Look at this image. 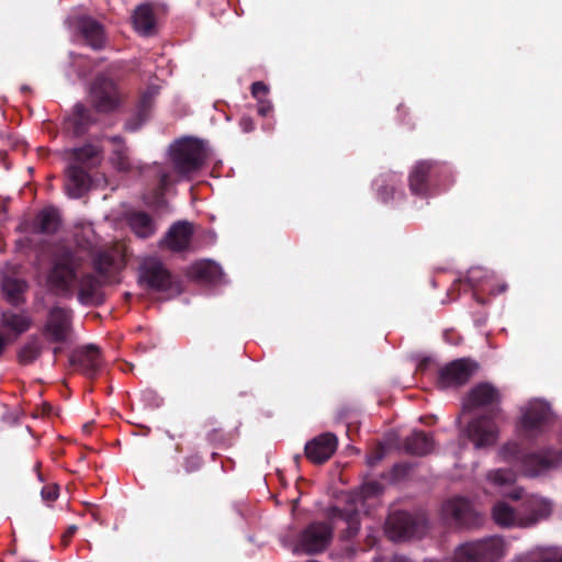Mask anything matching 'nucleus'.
Returning a JSON list of instances; mask_svg holds the SVG:
<instances>
[{
	"label": "nucleus",
	"instance_id": "nucleus-55",
	"mask_svg": "<svg viewBox=\"0 0 562 562\" xmlns=\"http://www.w3.org/2000/svg\"><path fill=\"white\" fill-rule=\"evenodd\" d=\"M53 351H54V355L56 356L60 351V348L59 347H55Z\"/></svg>",
	"mask_w": 562,
	"mask_h": 562
},
{
	"label": "nucleus",
	"instance_id": "nucleus-45",
	"mask_svg": "<svg viewBox=\"0 0 562 562\" xmlns=\"http://www.w3.org/2000/svg\"><path fill=\"white\" fill-rule=\"evenodd\" d=\"M207 439L211 443L217 445L224 442L225 435L222 428H213L207 432Z\"/></svg>",
	"mask_w": 562,
	"mask_h": 562
},
{
	"label": "nucleus",
	"instance_id": "nucleus-25",
	"mask_svg": "<svg viewBox=\"0 0 562 562\" xmlns=\"http://www.w3.org/2000/svg\"><path fill=\"white\" fill-rule=\"evenodd\" d=\"M1 289L4 299L12 306L16 307L25 303L24 294L29 289L26 281L15 277L5 276L1 280Z\"/></svg>",
	"mask_w": 562,
	"mask_h": 562
},
{
	"label": "nucleus",
	"instance_id": "nucleus-7",
	"mask_svg": "<svg viewBox=\"0 0 562 562\" xmlns=\"http://www.w3.org/2000/svg\"><path fill=\"white\" fill-rule=\"evenodd\" d=\"M139 283L157 292L169 295H179L182 292V282L175 277L159 260L150 259L139 268Z\"/></svg>",
	"mask_w": 562,
	"mask_h": 562
},
{
	"label": "nucleus",
	"instance_id": "nucleus-4",
	"mask_svg": "<svg viewBox=\"0 0 562 562\" xmlns=\"http://www.w3.org/2000/svg\"><path fill=\"white\" fill-rule=\"evenodd\" d=\"M501 454L507 461L519 462L522 472L528 476H537L553 469L562 459L561 452L553 449L524 453L517 442L504 445Z\"/></svg>",
	"mask_w": 562,
	"mask_h": 562
},
{
	"label": "nucleus",
	"instance_id": "nucleus-57",
	"mask_svg": "<svg viewBox=\"0 0 562 562\" xmlns=\"http://www.w3.org/2000/svg\"><path fill=\"white\" fill-rule=\"evenodd\" d=\"M26 90H29V88L26 86H23L22 91H26Z\"/></svg>",
	"mask_w": 562,
	"mask_h": 562
},
{
	"label": "nucleus",
	"instance_id": "nucleus-56",
	"mask_svg": "<svg viewBox=\"0 0 562 562\" xmlns=\"http://www.w3.org/2000/svg\"><path fill=\"white\" fill-rule=\"evenodd\" d=\"M40 467H41V463H40V462H37V463L35 464V470H36V471H38Z\"/></svg>",
	"mask_w": 562,
	"mask_h": 562
},
{
	"label": "nucleus",
	"instance_id": "nucleus-9",
	"mask_svg": "<svg viewBox=\"0 0 562 562\" xmlns=\"http://www.w3.org/2000/svg\"><path fill=\"white\" fill-rule=\"evenodd\" d=\"M479 369L470 358L456 359L437 371L436 385L441 389H458L467 384Z\"/></svg>",
	"mask_w": 562,
	"mask_h": 562
},
{
	"label": "nucleus",
	"instance_id": "nucleus-38",
	"mask_svg": "<svg viewBox=\"0 0 562 562\" xmlns=\"http://www.w3.org/2000/svg\"><path fill=\"white\" fill-rule=\"evenodd\" d=\"M170 186V175L166 171L159 173L158 186L155 189L154 198L156 201H159L164 198L166 191Z\"/></svg>",
	"mask_w": 562,
	"mask_h": 562
},
{
	"label": "nucleus",
	"instance_id": "nucleus-40",
	"mask_svg": "<svg viewBox=\"0 0 562 562\" xmlns=\"http://www.w3.org/2000/svg\"><path fill=\"white\" fill-rule=\"evenodd\" d=\"M386 450L382 443H378L373 451L368 456L367 463L369 467H375L385 457Z\"/></svg>",
	"mask_w": 562,
	"mask_h": 562
},
{
	"label": "nucleus",
	"instance_id": "nucleus-39",
	"mask_svg": "<svg viewBox=\"0 0 562 562\" xmlns=\"http://www.w3.org/2000/svg\"><path fill=\"white\" fill-rule=\"evenodd\" d=\"M532 562H562V552L557 549H546Z\"/></svg>",
	"mask_w": 562,
	"mask_h": 562
},
{
	"label": "nucleus",
	"instance_id": "nucleus-15",
	"mask_svg": "<svg viewBox=\"0 0 562 562\" xmlns=\"http://www.w3.org/2000/svg\"><path fill=\"white\" fill-rule=\"evenodd\" d=\"M91 101L101 113H110L117 109L121 98L116 83L104 75L97 76L91 86Z\"/></svg>",
	"mask_w": 562,
	"mask_h": 562
},
{
	"label": "nucleus",
	"instance_id": "nucleus-48",
	"mask_svg": "<svg viewBox=\"0 0 562 562\" xmlns=\"http://www.w3.org/2000/svg\"><path fill=\"white\" fill-rule=\"evenodd\" d=\"M77 526L76 525H71L67 528V530L63 533L61 536V543L64 546H68L71 538L74 537V535L76 533L77 531Z\"/></svg>",
	"mask_w": 562,
	"mask_h": 562
},
{
	"label": "nucleus",
	"instance_id": "nucleus-22",
	"mask_svg": "<svg viewBox=\"0 0 562 562\" xmlns=\"http://www.w3.org/2000/svg\"><path fill=\"white\" fill-rule=\"evenodd\" d=\"M78 29L87 45H89L92 49L99 50L104 47V29L103 25L97 20L90 16L81 18L78 22Z\"/></svg>",
	"mask_w": 562,
	"mask_h": 562
},
{
	"label": "nucleus",
	"instance_id": "nucleus-17",
	"mask_svg": "<svg viewBox=\"0 0 562 562\" xmlns=\"http://www.w3.org/2000/svg\"><path fill=\"white\" fill-rule=\"evenodd\" d=\"M159 94L158 86H148L140 94L134 113L126 120L124 130L131 133L137 132L150 117L155 100Z\"/></svg>",
	"mask_w": 562,
	"mask_h": 562
},
{
	"label": "nucleus",
	"instance_id": "nucleus-37",
	"mask_svg": "<svg viewBox=\"0 0 562 562\" xmlns=\"http://www.w3.org/2000/svg\"><path fill=\"white\" fill-rule=\"evenodd\" d=\"M413 464L409 462L395 463L391 470V480L393 482L405 479L412 471Z\"/></svg>",
	"mask_w": 562,
	"mask_h": 562
},
{
	"label": "nucleus",
	"instance_id": "nucleus-44",
	"mask_svg": "<svg viewBox=\"0 0 562 562\" xmlns=\"http://www.w3.org/2000/svg\"><path fill=\"white\" fill-rule=\"evenodd\" d=\"M42 498L46 502H53L58 497V487L56 485H46L41 491Z\"/></svg>",
	"mask_w": 562,
	"mask_h": 562
},
{
	"label": "nucleus",
	"instance_id": "nucleus-31",
	"mask_svg": "<svg viewBox=\"0 0 562 562\" xmlns=\"http://www.w3.org/2000/svg\"><path fill=\"white\" fill-rule=\"evenodd\" d=\"M43 351V345L38 337L33 335L18 351V361L22 366L32 364L37 360Z\"/></svg>",
	"mask_w": 562,
	"mask_h": 562
},
{
	"label": "nucleus",
	"instance_id": "nucleus-12",
	"mask_svg": "<svg viewBox=\"0 0 562 562\" xmlns=\"http://www.w3.org/2000/svg\"><path fill=\"white\" fill-rule=\"evenodd\" d=\"M74 312L66 306L55 305L49 308L42 334L54 344L67 341L72 329Z\"/></svg>",
	"mask_w": 562,
	"mask_h": 562
},
{
	"label": "nucleus",
	"instance_id": "nucleus-46",
	"mask_svg": "<svg viewBox=\"0 0 562 562\" xmlns=\"http://www.w3.org/2000/svg\"><path fill=\"white\" fill-rule=\"evenodd\" d=\"M239 126L245 133H250L255 130V122L250 116H241L239 120Z\"/></svg>",
	"mask_w": 562,
	"mask_h": 562
},
{
	"label": "nucleus",
	"instance_id": "nucleus-29",
	"mask_svg": "<svg viewBox=\"0 0 562 562\" xmlns=\"http://www.w3.org/2000/svg\"><path fill=\"white\" fill-rule=\"evenodd\" d=\"M131 229L140 238H148L155 234V224L146 212H133L127 217Z\"/></svg>",
	"mask_w": 562,
	"mask_h": 562
},
{
	"label": "nucleus",
	"instance_id": "nucleus-14",
	"mask_svg": "<svg viewBox=\"0 0 562 562\" xmlns=\"http://www.w3.org/2000/svg\"><path fill=\"white\" fill-rule=\"evenodd\" d=\"M331 538V527L327 522L315 521L301 531L297 547L307 554H317L328 548Z\"/></svg>",
	"mask_w": 562,
	"mask_h": 562
},
{
	"label": "nucleus",
	"instance_id": "nucleus-27",
	"mask_svg": "<svg viewBox=\"0 0 562 562\" xmlns=\"http://www.w3.org/2000/svg\"><path fill=\"white\" fill-rule=\"evenodd\" d=\"M0 324L3 328L13 331L15 336H20L32 327L33 321L25 313L8 310L1 313Z\"/></svg>",
	"mask_w": 562,
	"mask_h": 562
},
{
	"label": "nucleus",
	"instance_id": "nucleus-43",
	"mask_svg": "<svg viewBox=\"0 0 562 562\" xmlns=\"http://www.w3.org/2000/svg\"><path fill=\"white\" fill-rule=\"evenodd\" d=\"M269 91L268 86L262 81H256L251 85V94L257 101L259 99H265Z\"/></svg>",
	"mask_w": 562,
	"mask_h": 562
},
{
	"label": "nucleus",
	"instance_id": "nucleus-18",
	"mask_svg": "<svg viewBox=\"0 0 562 562\" xmlns=\"http://www.w3.org/2000/svg\"><path fill=\"white\" fill-rule=\"evenodd\" d=\"M338 439L331 432H324L305 443L304 454L315 464L327 462L337 450Z\"/></svg>",
	"mask_w": 562,
	"mask_h": 562
},
{
	"label": "nucleus",
	"instance_id": "nucleus-6",
	"mask_svg": "<svg viewBox=\"0 0 562 562\" xmlns=\"http://www.w3.org/2000/svg\"><path fill=\"white\" fill-rule=\"evenodd\" d=\"M504 553V540L498 536H491L458 546L453 562H497Z\"/></svg>",
	"mask_w": 562,
	"mask_h": 562
},
{
	"label": "nucleus",
	"instance_id": "nucleus-13",
	"mask_svg": "<svg viewBox=\"0 0 562 562\" xmlns=\"http://www.w3.org/2000/svg\"><path fill=\"white\" fill-rule=\"evenodd\" d=\"M499 411L498 406L492 407L487 414L480 415L469 423L467 436L475 448L490 447L496 442L498 430L494 418Z\"/></svg>",
	"mask_w": 562,
	"mask_h": 562
},
{
	"label": "nucleus",
	"instance_id": "nucleus-52",
	"mask_svg": "<svg viewBox=\"0 0 562 562\" xmlns=\"http://www.w3.org/2000/svg\"><path fill=\"white\" fill-rule=\"evenodd\" d=\"M392 562H409L407 558L403 555H394Z\"/></svg>",
	"mask_w": 562,
	"mask_h": 562
},
{
	"label": "nucleus",
	"instance_id": "nucleus-28",
	"mask_svg": "<svg viewBox=\"0 0 562 562\" xmlns=\"http://www.w3.org/2000/svg\"><path fill=\"white\" fill-rule=\"evenodd\" d=\"M108 140L114 146L111 155V164L119 171H130L132 169V162L128 157V148L124 143V138L120 135L108 137Z\"/></svg>",
	"mask_w": 562,
	"mask_h": 562
},
{
	"label": "nucleus",
	"instance_id": "nucleus-3",
	"mask_svg": "<svg viewBox=\"0 0 562 562\" xmlns=\"http://www.w3.org/2000/svg\"><path fill=\"white\" fill-rule=\"evenodd\" d=\"M169 155L173 171L186 179L200 171L207 158L203 142L192 137L175 142L169 148Z\"/></svg>",
	"mask_w": 562,
	"mask_h": 562
},
{
	"label": "nucleus",
	"instance_id": "nucleus-32",
	"mask_svg": "<svg viewBox=\"0 0 562 562\" xmlns=\"http://www.w3.org/2000/svg\"><path fill=\"white\" fill-rule=\"evenodd\" d=\"M378 198L383 203L389 202L393 199L397 186L400 184V180L395 175H384L380 176L375 181Z\"/></svg>",
	"mask_w": 562,
	"mask_h": 562
},
{
	"label": "nucleus",
	"instance_id": "nucleus-20",
	"mask_svg": "<svg viewBox=\"0 0 562 562\" xmlns=\"http://www.w3.org/2000/svg\"><path fill=\"white\" fill-rule=\"evenodd\" d=\"M442 516L446 520L458 526H469L474 522L472 505L464 497L448 499L442 505Z\"/></svg>",
	"mask_w": 562,
	"mask_h": 562
},
{
	"label": "nucleus",
	"instance_id": "nucleus-1",
	"mask_svg": "<svg viewBox=\"0 0 562 562\" xmlns=\"http://www.w3.org/2000/svg\"><path fill=\"white\" fill-rule=\"evenodd\" d=\"M64 158L68 162L65 170V192L71 199H80L92 188L90 172L101 165L102 148L94 144H85L66 149Z\"/></svg>",
	"mask_w": 562,
	"mask_h": 562
},
{
	"label": "nucleus",
	"instance_id": "nucleus-53",
	"mask_svg": "<svg viewBox=\"0 0 562 562\" xmlns=\"http://www.w3.org/2000/svg\"><path fill=\"white\" fill-rule=\"evenodd\" d=\"M392 562H409L407 558L403 555H394Z\"/></svg>",
	"mask_w": 562,
	"mask_h": 562
},
{
	"label": "nucleus",
	"instance_id": "nucleus-54",
	"mask_svg": "<svg viewBox=\"0 0 562 562\" xmlns=\"http://www.w3.org/2000/svg\"><path fill=\"white\" fill-rule=\"evenodd\" d=\"M350 529L356 532L358 530V526H356V524L351 522L350 524Z\"/></svg>",
	"mask_w": 562,
	"mask_h": 562
},
{
	"label": "nucleus",
	"instance_id": "nucleus-26",
	"mask_svg": "<svg viewBox=\"0 0 562 562\" xmlns=\"http://www.w3.org/2000/svg\"><path fill=\"white\" fill-rule=\"evenodd\" d=\"M60 223L58 211L54 207H46L37 213L33 225L35 232L53 235L59 229Z\"/></svg>",
	"mask_w": 562,
	"mask_h": 562
},
{
	"label": "nucleus",
	"instance_id": "nucleus-47",
	"mask_svg": "<svg viewBox=\"0 0 562 562\" xmlns=\"http://www.w3.org/2000/svg\"><path fill=\"white\" fill-rule=\"evenodd\" d=\"M272 110V104L270 101L266 99H259L258 100V114L261 116L268 115Z\"/></svg>",
	"mask_w": 562,
	"mask_h": 562
},
{
	"label": "nucleus",
	"instance_id": "nucleus-2",
	"mask_svg": "<svg viewBox=\"0 0 562 562\" xmlns=\"http://www.w3.org/2000/svg\"><path fill=\"white\" fill-rule=\"evenodd\" d=\"M92 266L98 276L85 273L78 280V299L82 303L92 300L103 285L115 279L125 267L124 254L117 247L101 249L93 255Z\"/></svg>",
	"mask_w": 562,
	"mask_h": 562
},
{
	"label": "nucleus",
	"instance_id": "nucleus-23",
	"mask_svg": "<svg viewBox=\"0 0 562 562\" xmlns=\"http://www.w3.org/2000/svg\"><path fill=\"white\" fill-rule=\"evenodd\" d=\"M93 119L89 109L83 104H76L72 113L65 120L64 128L74 136H82L87 133Z\"/></svg>",
	"mask_w": 562,
	"mask_h": 562
},
{
	"label": "nucleus",
	"instance_id": "nucleus-21",
	"mask_svg": "<svg viewBox=\"0 0 562 562\" xmlns=\"http://www.w3.org/2000/svg\"><path fill=\"white\" fill-rule=\"evenodd\" d=\"M501 402L499 391L491 383L482 382L476 384L468 394L465 407L477 408L483 406L498 405Z\"/></svg>",
	"mask_w": 562,
	"mask_h": 562
},
{
	"label": "nucleus",
	"instance_id": "nucleus-8",
	"mask_svg": "<svg viewBox=\"0 0 562 562\" xmlns=\"http://www.w3.org/2000/svg\"><path fill=\"white\" fill-rule=\"evenodd\" d=\"M555 415L550 404L543 400H532L521 409L520 428L525 436L532 438L548 430Z\"/></svg>",
	"mask_w": 562,
	"mask_h": 562
},
{
	"label": "nucleus",
	"instance_id": "nucleus-50",
	"mask_svg": "<svg viewBox=\"0 0 562 562\" xmlns=\"http://www.w3.org/2000/svg\"><path fill=\"white\" fill-rule=\"evenodd\" d=\"M508 497L512 499H520L522 497V490L521 488H515L513 492L508 494Z\"/></svg>",
	"mask_w": 562,
	"mask_h": 562
},
{
	"label": "nucleus",
	"instance_id": "nucleus-19",
	"mask_svg": "<svg viewBox=\"0 0 562 562\" xmlns=\"http://www.w3.org/2000/svg\"><path fill=\"white\" fill-rule=\"evenodd\" d=\"M194 231L188 221H178L166 233L160 246L172 252H182L189 249Z\"/></svg>",
	"mask_w": 562,
	"mask_h": 562
},
{
	"label": "nucleus",
	"instance_id": "nucleus-35",
	"mask_svg": "<svg viewBox=\"0 0 562 562\" xmlns=\"http://www.w3.org/2000/svg\"><path fill=\"white\" fill-rule=\"evenodd\" d=\"M529 507L532 514L531 522L549 517L552 512L551 503L540 497L532 498Z\"/></svg>",
	"mask_w": 562,
	"mask_h": 562
},
{
	"label": "nucleus",
	"instance_id": "nucleus-41",
	"mask_svg": "<svg viewBox=\"0 0 562 562\" xmlns=\"http://www.w3.org/2000/svg\"><path fill=\"white\" fill-rule=\"evenodd\" d=\"M383 491V485L378 481H368L362 484V494L364 497L379 495Z\"/></svg>",
	"mask_w": 562,
	"mask_h": 562
},
{
	"label": "nucleus",
	"instance_id": "nucleus-16",
	"mask_svg": "<svg viewBox=\"0 0 562 562\" xmlns=\"http://www.w3.org/2000/svg\"><path fill=\"white\" fill-rule=\"evenodd\" d=\"M71 367L88 379H95L99 374L103 359L95 345H87L72 351L69 358Z\"/></svg>",
	"mask_w": 562,
	"mask_h": 562
},
{
	"label": "nucleus",
	"instance_id": "nucleus-51",
	"mask_svg": "<svg viewBox=\"0 0 562 562\" xmlns=\"http://www.w3.org/2000/svg\"><path fill=\"white\" fill-rule=\"evenodd\" d=\"M53 411V406L48 403L43 404V413L49 415Z\"/></svg>",
	"mask_w": 562,
	"mask_h": 562
},
{
	"label": "nucleus",
	"instance_id": "nucleus-24",
	"mask_svg": "<svg viewBox=\"0 0 562 562\" xmlns=\"http://www.w3.org/2000/svg\"><path fill=\"white\" fill-rule=\"evenodd\" d=\"M403 448L408 454L423 457L434 450L435 441L427 432L415 430L404 439Z\"/></svg>",
	"mask_w": 562,
	"mask_h": 562
},
{
	"label": "nucleus",
	"instance_id": "nucleus-11",
	"mask_svg": "<svg viewBox=\"0 0 562 562\" xmlns=\"http://www.w3.org/2000/svg\"><path fill=\"white\" fill-rule=\"evenodd\" d=\"M78 266L71 250L65 249L58 254L48 276L52 286L58 292H69L77 280Z\"/></svg>",
	"mask_w": 562,
	"mask_h": 562
},
{
	"label": "nucleus",
	"instance_id": "nucleus-34",
	"mask_svg": "<svg viewBox=\"0 0 562 562\" xmlns=\"http://www.w3.org/2000/svg\"><path fill=\"white\" fill-rule=\"evenodd\" d=\"M514 509L505 503H497L493 507V519L502 527H510L515 522Z\"/></svg>",
	"mask_w": 562,
	"mask_h": 562
},
{
	"label": "nucleus",
	"instance_id": "nucleus-10",
	"mask_svg": "<svg viewBox=\"0 0 562 562\" xmlns=\"http://www.w3.org/2000/svg\"><path fill=\"white\" fill-rule=\"evenodd\" d=\"M425 530V521L407 512L396 510L385 521V533L393 541L420 537Z\"/></svg>",
	"mask_w": 562,
	"mask_h": 562
},
{
	"label": "nucleus",
	"instance_id": "nucleus-49",
	"mask_svg": "<svg viewBox=\"0 0 562 562\" xmlns=\"http://www.w3.org/2000/svg\"><path fill=\"white\" fill-rule=\"evenodd\" d=\"M432 363L434 360L431 358H424L419 361L417 370L423 373L427 372Z\"/></svg>",
	"mask_w": 562,
	"mask_h": 562
},
{
	"label": "nucleus",
	"instance_id": "nucleus-33",
	"mask_svg": "<svg viewBox=\"0 0 562 562\" xmlns=\"http://www.w3.org/2000/svg\"><path fill=\"white\" fill-rule=\"evenodd\" d=\"M220 271V267L213 261H200L191 267V276L205 281H214L218 277Z\"/></svg>",
	"mask_w": 562,
	"mask_h": 562
},
{
	"label": "nucleus",
	"instance_id": "nucleus-36",
	"mask_svg": "<svg viewBox=\"0 0 562 562\" xmlns=\"http://www.w3.org/2000/svg\"><path fill=\"white\" fill-rule=\"evenodd\" d=\"M490 481H492L495 485H510L516 481V473L510 469H498L495 471H491L487 474Z\"/></svg>",
	"mask_w": 562,
	"mask_h": 562
},
{
	"label": "nucleus",
	"instance_id": "nucleus-30",
	"mask_svg": "<svg viewBox=\"0 0 562 562\" xmlns=\"http://www.w3.org/2000/svg\"><path fill=\"white\" fill-rule=\"evenodd\" d=\"M134 26L137 32L148 35L155 26V15L149 4L138 5L133 15Z\"/></svg>",
	"mask_w": 562,
	"mask_h": 562
},
{
	"label": "nucleus",
	"instance_id": "nucleus-42",
	"mask_svg": "<svg viewBox=\"0 0 562 562\" xmlns=\"http://www.w3.org/2000/svg\"><path fill=\"white\" fill-rule=\"evenodd\" d=\"M203 464V460L198 454L189 456L183 461V468L187 473H192L198 471Z\"/></svg>",
	"mask_w": 562,
	"mask_h": 562
},
{
	"label": "nucleus",
	"instance_id": "nucleus-5",
	"mask_svg": "<svg viewBox=\"0 0 562 562\" xmlns=\"http://www.w3.org/2000/svg\"><path fill=\"white\" fill-rule=\"evenodd\" d=\"M448 175L445 164L435 160H420L409 172L408 187L412 194L429 198L436 193V188Z\"/></svg>",
	"mask_w": 562,
	"mask_h": 562
}]
</instances>
